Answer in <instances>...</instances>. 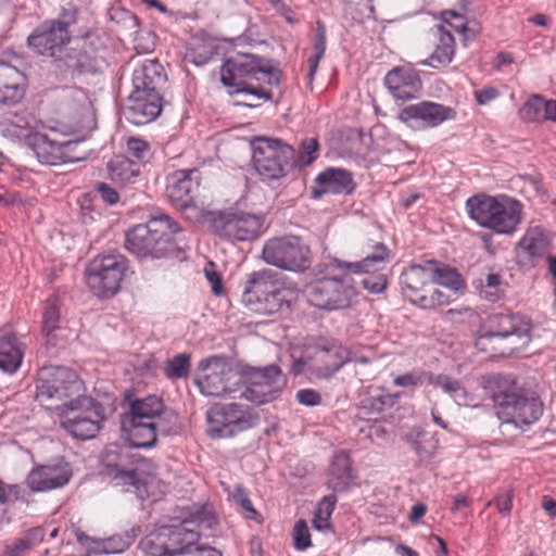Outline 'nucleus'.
<instances>
[{
  "mask_svg": "<svg viewBox=\"0 0 556 556\" xmlns=\"http://www.w3.org/2000/svg\"><path fill=\"white\" fill-rule=\"evenodd\" d=\"M281 75V71L273 66L270 60L251 53H237L226 59L220 66V81L225 87L232 88L230 94L244 93L263 100L273 98L271 90L263 85L255 86L248 79L278 86Z\"/></svg>",
  "mask_w": 556,
  "mask_h": 556,
  "instance_id": "f03ea898",
  "label": "nucleus"
},
{
  "mask_svg": "<svg viewBox=\"0 0 556 556\" xmlns=\"http://www.w3.org/2000/svg\"><path fill=\"white\" fill-rule=\"evenodd\" d=\"M122 437L136 448H150L157 442L153 421L121 429Z\"/></svg>",
  "mask_w": 556,
  "mask_h": 556,
  "instance_id": "ea45409f",
  "label": "nucleus"
},
{
  "mask_svg": "<svg viewBox=\"0 0 556 556\" xmlns=\"http://www.w3.org/2000/svg\"><path fill=\"white\" fill-rule=\"evenodd\" d=\"M140 547L149 556H168V546L159 528L140 541Z\"/></svg>",
  "mask_w": 556,
  "mask_h": 556,
  "instance_id": "3c124183",
  "label": "nucleus"
},
{
  "mask_svg": "<svg viewBox=\"0 0 556 556\" xmlns=\"http://www.w3.org/2000/svg\"><path fill=\"white\" fill-rule=\"evenodd\" d=\"M163 110L161 93L132 91L123 108L125 118L137 126L146 125L156 119Z\"/></svg>",
  "mask_w": 556,
  "mask_h": 556,
  "instance_id": "5701e85b",
  "label": "nucleus"
},
{
  "mask_svg": "<svg viewBox=\"0 0 556 556\" xmlns=\"http://www.w3.org/2000/svg\"><path fill=\"white\" fill-rule=\"evenodd\" d=\"M350 351L333 341L317 345L308 367L309 379H329L351 361Z\"/></svg>",
  "mask_w": 556,
  "mask_h": 556,
  "instance_id": "aec40b11",
  "label": "nucleus"
},
{
  "mask_svg": "<svg viewBox=\"0 0 556 556\" xmlns=\"http://www.w3.org/2000/svg\"><path fill=\"white\" fill-rule=\"evenodd\" d=\"M296 401L304 405L314 407L321 403V395L314 389H301L295 394Z\"/></svg>",
  "mask_w": 556,
  "mask_h": 556,
  "instance_id": "0e129e2a",
  "label": "nucleus"
},
{
  "mask_svg": "<svg viewBox=\"0 0 556 556\" xmlns=\"http://www.w3.org/2000/svg\"><path fill=\"white\" fill-rule=\"evenodd\" d=\"M164 402L156 395H148L143 399H136L128 405V409L135 410V416H143L146 419H154L155 415L162 412Z\"/></svg>",
  "mask_w": 556,
  "mask_h": 556,
  "instance_id": "a18cd8bd",
  "label": "nucleus"
},
{
  "mask_svg": "<svg viewBox=\"0 0 556 556\" xmlns=\"http://www.w3.org/2000/svg\"><path fill=\"white\" fill-rule=\"evenodd\" d=\"M73 476L65 462L40 465L30 470L26 482L33 492H48L66 485Z\"/></svg>",
  "mask_w": 556,
  "mask_h": 556,
  "instance_id": "b1692460",
  "label": "nucleus"
},
{
  "mask_svg": "<svg viewBox=\"0 0 556 556\" xmlns=\"http://www.w3.org/2000/svg\"><path fill=\"white\" fill-rule=\"evenodd\" d=\"M428 376H429L428 371L414 370V371L406 372L401 376H396L393 379V383L397 387H403V388L417 387V386L422 384L424 382H428Z\"/></svg>",
  "mask_w": 556,
  "mask_h": 556,
  "instance_id": "6e6d98bb",
  "label": "nucleus"
},
{
  "mask_svg": "<svg viewBox=\"0 0 556 556\" xmlns=\"http://www.w3.org/2000/svg\"><path fill=\"white\" fill-rule=\"evenodd\" d=\"M532 327L531 319L520 313H492L486 317L476 344L484 348L486 342L494 339L509 338L525 344L531 340Z\"/></svg>",
  "mask_w": 556,
  "mask_h": 556,
  "instance_id": "a211bd4d",
  "label": "nucleus"
},
{
  "mask_svg": "<svg viewBox=\"0 0 556 556\" xmlns=\"http://www.w3.org/2000/svg\"><path fill=\"white\" fill-rule=\"evenodd\" d=\"M164 543L168 546V556L192 554L198 533L186 527V522L161 526L159 528Z\"/></svg>",
  "mask_w": 556,
  "mask_h": 556,
  "instance_id": "7c9ffc66",
  "label": "nucleus"
},
{
  "mask_svg": "<svg viewBox=\"0 0 556 556\" xmlns=\"http://www.w3.org/2000/svg\"><path fill=\"white\" fill-rule=\"evenodd\" d=\"M428 383L435 388L442 389L445 393L450 394L455 400H464L466 397V391L460 381L447 375H433L432 372H429Z\"/></svg>",
  "mask_w": 556,
  "mask_h": 556,
  "instance_id": "09e8293b",
  "label": "nucleus"
},
{
  "mask_svg": "<svg viewBox=\"0 0 556 556\" xmlns=\"http://www.w3.org/2000/svg\"><path fill=\"white\" fill-rule=\"evenodd\" d=\"M127 152L137 160H143L149 152V144L142 139L129 138L127 141Z\"/></svg>",
  "mask_w": 556,
  "mask_h": 556,
  "instance_id": "e2e57ef3",
  "label": "nucleus"
},
{
  "mask_svg": "<svg viewBox=\"0 0 556 556\" xmlns=\"http://www.w3.org/2000/svg\"><path fill=\"white\" fill-rule=\"evenodd\" d=\"M404 442L415 452L421 465H428L439 448V439L419 426L410 428L402 437Z\"/></svg>",
  "mask_w": 556,
  "mask_h": 556,
  "instance_id": "473e14b6",
  "label": "nucleus"
},
{
  "mask_svg": "<svg viewBox=\"0 0 556 556\" xmlns=\"http://www.w3.org/2000/svg\"><path fill=\"white\" fill-rule=\"evenodd\" d=\"M78 143L73 140L58 141L42 132H36L29 138V144L39 162L49 165L79 160L72 155Z\"/></svg>",
  "mask_w": 556,
  "mask_h": 556,
  "instance_id": "4be33fe9",
  "label": "nucleus"
},
{
  "mask_svg": "<svg viewBox=\"0 0 556 556\" xmlns=\"http://www.w3.org/2000/svg\"><path fill=\"white\" fill-rule=\"evenodd\" d=\"M60 308L54 301L46 303L42 316V332L49 346H62L63 343L58 337L60 330Z\"/></svg>",
  "mask_w": 556,
  "mask_h": 556,
  "instance_id": "a19ab883",
  "label": "nucleus"
},
{
  "mask_svg": "<svg viewBox=\"0 0 556 556\" xmlns=\"http://www.w3.org/2000/svg\"><path fill=\"white\" fill-rule=\"evenodd\" d=\"M455 116L456 112L453 108L431 101L409 104L399 113L401 122L415 129L434 128Z\"/></svg>",
  "mask_w": 556,
  "mask_h": 556,
  "instance_id": "6ab92c4d",
  "label": "nucleus"
},
{
  "mask_svg": "<svg viewBox=\"0 0 556 556\" xmlns=\"http://www.w3.org/2000/svg\"><path fill=\"white\" fill-rule=\"evenodd\" d=\"M126 458H128V455L122 453L118 448L106 450L103 462L110 476L113 477L117 484L134 488L137 495L143 498L147 493L146 479L137 469L126 466Z\"/></svg>",
  "mask_w": 556,
  "mask_h": 556,
  "instance_id": "bb28decb",
  "label": "nucleus"
},
{
  "mask_svg": "<svg viewBox=\"0 0 556 556\" xmlns=\"http://www.w3.org/2000/svg\"><path fill=\"white\" fill-rule=\"evenodd\" d=\"M80 543L91 542L89 551L96 555L100 554H119L125 552L134 542V536L128 533L115 534L108 539H93L81 533L78 535Z\"/></svg>",
  "mask_w": 556,
  "mask_h": 556,
  "instance_id": "4c0bfd02",
  "label": "nucleus"
},
{
  "mask_svg": "<svg viewBox=\"0 0 556 556\" xmlns=\"http://www.w3.org/2000/svg\"><path fill=\"white\" fill-rule=\"evenodd\" d=\"M153 424L156 437L175 435L178 434L182 429L178 414L174 409L167 407L165 404L162 408V412L155 415Z\"/></svg>",
  "mask_w": 556,
  "mask_h": 556,
  "instance_id": "c03bdc74",
  "label": "nucleus"
},
{
  "mask_svg": "<svg viewBox=\"0 0 556 556\" xmlns=\"http://www.w3.org/2000/svg\"><path fill=\"white\" fill-rule=\"evenodd\" d=\"M551 241L542 227L529 228L517 243V257L521 266L534 267L549 252Z\"/></svg>",
  "mask_w": 556,
  "mask_h": 556,
  "instance_id": "cd10ccee",
  "label": "nucleus"
},
{
  "mask_svg": "<svg viewBox=\"0 0 556 556\" xmlns=\"http://www.w3.org/2000/svg\"><path fill=\"white\" fill-rule=\"evenodd\" d=\"M190 370V355L180 353L169 358L165 366V375L169 379L187 378Z\"/></svg>",
  "mask_w": 556,
  "mask_h": 556,
  "instance_id": "8fccbe9b",
  "label": "nucleus"
},
{
  "mask_svg": "<svg viewBox=\"0 0 556 556\" xmlns=\"http://www.w3.org/2000/svg\"><path fill=\"white\" fill-rule=\"evenodd\" d=\"M305 294L312 306L331 312L350 307L356 291L352 279L346 276L341 278L324 277L309 283L305 289Z\"/></svg>",
  "mask_w": 556,
  "mask_h": 556,
  "instance_id": "f3484780",
  "label": "nucleus"
},
{
  "mask_svg": "<svg viewBox=\"0 0 556 556\" xmlns=\"http://www.w3.org/2000/svg\"><path fill=\"white\" fill-rule=\"evenodd\" d=\"M244 390L240 397L263 405L277 400L287 386V377L278 365L247 367L243 371Z\"/></svg>",
  "mask_w": 556,
  "mask_h": 556,
  "instance_id": "2eb2a0df",
  "label": "nucleus"
},
{
  "mask_svg": "<svg viewBox=\"0 0 556 556\" xmlns=\"http://www.w3.org/2000/svg\"><path fill=\"white\" fill-rule=\"evenodd\" d=\"M413 299V304L418 305L421 308H434L450 302V296L439 289H434L430 295L424 294L422 296Z\"/></svg>",
  "mask_w": 556,
  "mask_h": 556,
  "instance_id": "864d4df0",
  "label": "nucleus"
},
{
  "mask_svg": "<svg viewBox=\"0 0 556 556\" xmlns=\"http://www.w3.org/2000/svg\"><path fill=\"white\" fill-rule=\"evenodd\" d=\"M262 258L274 267L302 273L311 266V249L299 236L274 237L265 241Z\"/></svg>",
  "mask_w": 556,
  "mask_h": 556,
  "instance_id": "4468645a",
  "label": "nucleus"
},
{
  "mask_svg": "<svg viewBox=\"0 0 556 556\" xmlns=\"http://www.w3.org/2000/svg\"><path fill=\"white\" fill-rule=\"evenodd\" d=\"M93 189L105 204L115 205L119 202V192L109 184L97 182L94 184Z\"/></svg>",
  "mask_w": 556,
  "mask_h": 556,
  "instance_id": "680f3d73",
  "label": "nucleus"
},
{
  "mask_svg": "<svg viewBox=\"0 0 556 556\" xmlns=\"http://www.w3.org/2000/svg\"><path fill=\"white\" fill-rule=\"evenodd\" d=\"M316 188H313V198L317 199L326 193L352 194L356 189L353 175L350 170L340 167H328L315 178Z\"/></svg>",
  "mask_w": 556,
  "mask_h": 556,
  "instance_id": "c85d7f7f",
  "label": "nucleus"
},
{
  "mask_svg": "<svg viewBox=\"0 0 556 556\" xmlns=\"http://www.w3.org/2000/svg\"><path fill=\"white\" fill-rule=\"evenodd\" d=\"M165 83L166 74L156 60L146 61L132 72V91L161 93Z\"/></svg>",
  "mask_w": 556,
  "mask_h": 556,
  "instance_id": "c756f323",
  "label": "nucleus"
},
{
  "mask_svg": "<svg viewBox=\"0 0 556 556\" xmlns=\"http://www.w3.org/2000/svg\"><path fill=\"white\" fill-rule=\"evenodd\" d=\"M442 18L445 23H448L457 33L466 35L469 30L467 27V16L458 9L445 10L442 12ZM466 39L468 38L465 36Z\"/></svg>",
  "mask_w": 556,
  "mask_h": 556,
  "instance_id": "5fc2aeb1",
  "label": "nucleus"
},
{
  "mask_svg": "<svg viewBox=\"0 0 556 556\" xmlns=\"http://www.w3.org/2000/svg\"><path fill=\"white\" fill-rule=\"evenodd\" d=\"M469 217L496 233H513L522 222V204L510 197L473 195L466 201Z\"/></svg>",
  "mask_w": 556,
  "mask_h": 556,
  "instance_id": "39448f33",
  "label": "nucleus"
},
{
  "mask_svg": "<svg viewBox=\"0 0 556 556\" xmlns=\"http://www.w3.org/2000/svg\"><path fill=\"white\" fill-rule=\"evenodd\" d=\"M368 276L364 277L361 280L362 286L364 289L368 290L370 293L377 294L387 289L388 286V279L386 274L378 271V273H369Z\"/></svg>",
  "mask_w": 556,
  "mask_h": 556,
  "instance_id": "4d7b16f0",
  "label": "nucleus"
},
{
  "mask_svg": "<svg viewBox=\"0 0 556 556\" xmlns=\"http://www.w3.org/2000/svg\"><path fill=\"white\" fill-rule=\"evenodd\" d=\"M431 268L429 261L422 264H415L405 269L401 277L400 283L402 290L408 300L413 303V298L422 296L424 289L431 283Z\"/></svg>",
  "mask_w": 556,
  "mask_h": 556,
  "instance_id": "72a5a7b5",
  "label": "nucleus"
},
{
  "mask_svg": "<svg viewBox=\"0 0 556 556\" xmlns=\"http://www.w3.org/2000/svg\"><path fill=\"white\" fill-rule=\"evenodd\" d=\"M352 460L344 451L336 453L328 469L327 485L334 492H343L354 481Z\"/></svg>",
  "mask_w": 556,
  "mask_h": 556,
  "instance_id": "f704fd0d",
  "label": "nucleus"
},
{
  "mask_svg": "<svg viewBox=\"0 0 556 556\" xmlns=\"http://www.w3.org/2000/svg\"><path fill=\"white\" fill-rule=\"evenodd\" d=\"M541 94L531 96L528 101L520 109V115L525 121L542 123L546 121V102Z\"/></svg>",
  "mask_w": 556,
  "mask_h": 556,
  "instance_id": "49530a36",
  "label": "nucleus"
},
{
  "mask_svg": "<svg viewBox=\"0 0 556 556\" xmlns=\"http://www.w3.org/2000/svg\"><path fill=\"white\" fill-rule=\"evenodd\" d=\"M232 498L237 505L241 507V509L247 514L245 517L249 519H256V516L258 515L257 511L254 509L252 502L249 497L248 491L242 488L241 485L237 486Z\"/></svg>",
  "mask_w": 556,
  "mask_h": 556,
  "instance_id": "bf43d9fd",
  "label": "nucleus"
},
{
  "mask_svg": "<svg viewBox=\"0 0 556 556\" xmlns=\"http://www.w3.org/2000/svg\"><path fill=\"white\" fill-rule=\"evenodd\" d=\"M62 413V427L80 440L94 438L105 420L103 405L86 395L64 402Z\"/></svg>",
  "mask_w": 556,
  "mask_h": 556,
  "instance_id": "1a4fd4ad",
  "label": "nucleus"
},
{
  "mask_svg": "<svg viewBox=\"0 0 556 556\" xmlns=\"http://www.w3.org/2000/svg\"><path fill=\"white\" fill-rule=\"evenodd\" d=\"M74 22L75 14L43 21L28 35L27 47L36 55L51 59L55 66L74 37L70 31Z\"/></svg>",
  "mask_w": 556,
  "mask_h": 556,
  "instance_id": "9b49d317",
  "label": "nucleus"
},
{
  "mask_svg": "<svg viewBox=\"0 0 556 556\" xmlns=\"http://www.w3.org/2000/svg\"><path fill=\"white\" fill-rule=\"evenodd\" d=\"M106 40L97 29L73 37L54 66L72 79H81L103 72L106 66Z\"/></svg>",
  "mask_w": 556,
  "mask_h": 556,
  "instance_id": "7ed1b4c3",
  "label": "nucleus"
},
{
  "mask_svg": "<svg viewBox=\"0 0 556 556\" xmlns=\"http://www.w3.org/2000/svg\"><path fill=\"white\" fill-rule=\"evenodd\" d=\"M204 219L214 235L227 241L255 240L265 223L262 215L231 210L207 212Z\"/></svg>",
  "mask_w": 556,
  "mask_h": 556,
  "instance_id": "6e6552de",
  "label": "nucleus"
},
{
  "mask_svg": "<svg viewBox=\"0 0 556 556\" xmlns=\"http://www.w3.org/2000/svg\"><path fill=\"white\" fill-rule=\"evenodd\" d=\"M45 538V529L42 527H35L29 529L23 538L20 540L28 547L33 549L35 546L40 544Z\"/></svg>",
  "mask_w": 556,
  "mask_h": 556,
  "instance_id": "69168bd1",
  "label": "nucleus"
},
{
  "mask_svg": "<svg viewBox=\"0 0 556 556\" xmlns=\"http://www.w3.org/2000/svg\"><path fill=\"white\" fill-rule=\"evenodd\" d=\"M252 164L262 180H279L293 169L295 150L280 139L257 137L252 141Z\"/></svg>",
  "mask_w": 556,
  "mask_h": 556,
  "instance_id": "0eeeda50",
  "label": "nucleus"
},
{
  "mask_svg": "<svg viewBox=\"0 0 556 556\" xmlns=\"http://www.w3.org/2000/svg\"><path fill=\"white\" fill-rule=\"evenodd\" d=\"M319 149L320 144L317 138L309 137L303 139L299 148L298 157L295 156V163L299 162L303 166L311 165L318 157Z\"/></svg>",
  "mask_w": 556,
  "mask_h": 556,
  "instance_id": "603ef678",
  "label": "nucleus"
},
{
  "mask_svg": "<svg viewBox=\"0 0 556 556\" xmlns=\"http://www.w3.org/2000/svg\"><path fill=\"white\" fill-rule=\"evenodd\" d=\"M113 182L124 187L134 184L140 174V164L124 155H116L106 165Z\"/></svg>",
  "mask_w": 556,
  "mask_h": 556,
  "instance_id": "e433bc0d",
  "label": "nucleus"
},
{
  "mask_svg": "<svg viewBox=\"0 0 556 556\" xmlns=\"http://www.w3.org/2000/svg\"><path fill=\"white\" fill-rule=\"evenodd\" d=\"M289 295L290 292L279 280V274L263 268L249 275L242 292V303L255 314L271 316L290 309Z\"/></svg>",
  "mask_w": 556,
  "mask_h": 556,
  "instance_id": "20e7f679",
  "label": "nucleus"
},
{
  "mask_svg": "<svg viewBox=\"0 0 556 556\" xmlns=\"http://www.w3.org/2000/svg\"><path fill=\"white\" fill-rule=\"evenodd\" d=\"M508 285L503 281L497 273H490L485 277V282L482 285L480 294L489 302H497L505 296Z\"/></svg>",
  "mask_w": 556,
  "mask_h": 556,
  "instance_id": "de8ad7c7",
  "label": "nucleus"
},
{
  "mask_svg": "<svg viewBox=\"0 0 556 556\" xmlns=\"http://www.w3.org/2000/svg\"><path fill=\"white\" fill-rule=\"evenodd\" d=\"M396 397L392 394H378L370 397V408L376 412H382L395 404Z\"/></svg>",
  "mask_w": 556,
  "mask_h": 556,
  "instance_id": "338daca9",
  "label": "nucleus"
},
{
  "mask_svg": "<svg viewBox=\"0 0 556 556\" xmlns=\"http://www.w3.org/2000/svg\"><path fill=\"white\" fill-rule=\"evenodd\" d=\"M212 438H232L252 429L260 421V414L253 407L231 402L214 403L206 413Z\"/></svg>",
  "mask_w": 556,
  "mask_h": 556,
  "instance_id": "f8f14e48",
  "label": "nucleus"
},
{
  "mask_svg": "<svg viewBox=\"0 0 556 556\" xmlns=\"http://www.w3.org/2000/svg\"><path fill=\"white\" fill-rule=\"evenodd\" d=\"M492 400L498 408V417L504 422L514 424L519 428L536 422L544 409L543 402L535 391L515 384L507 389L498 387L493 392Z\"/></svg>",
  "mask_w": 556,
  "mask_h": 556,
  "instance_id": "423d86ee",
  "label": "nucleus"
},
{
  "mask_svg": "<svg viewBox=\"0 0 556 556\" xmlns=\"http://www.w3.org/2000/svg\"><path fill=\"white\" fill-rule=\"evenodd\" d=\"M217 49L218 47L211 39L193 38L187 49L186 58L198 66L205 65L217 53Z\"/></svg>",
  "mask_w": 556,
  "mask_h": 556,
  "instance_id": "37998d69",
  "label": "nucleus"
},
{
  "mask_svg": "<svg viewBox=\"0 0 556 556\" xmlns=\"http://www.w3.org/2000/svg\"><path fill=\"white\" fill-rule=\"evenodd\" d=\"M326 43H327V29L323 22L318 21L316 23V36L313 42L314 54L312 56L316 59H321L326 52Z\"/></svg>",
  "mask_w": 556,
  "mask_h": 556,
  "instance_id": "052dcab7",
  "label": "nucleus"
},
{
  "mask_svg": "<svg viewBox=\"0 0 556 556\" xmlns=\"http://www.w3.org/2000/svg\"><path fill=\"white\" fill-rule=\"evenodd\" d=\"M364 257L357 262L334 260L339 269H348L353 274L378 273L386 268L390 261V250L383 242L368 240L362 244Z\"/></svg>",
  "mask_w": 556,
  "mask_h": 556,
  "instance_id": "393cba45",
  "label": "nucleus"
},
{
  "mask_svg": "<svg viewBox=\"0 0 556 556\" xmlns=\"http://www.w3.org/2000/svg\"><path fill=\"white\" fill-rule=\"evenodd\" d=\"M25 75L17 67L0 60V103L13 105L24 97Z\"/></svg>",
  "mask_w": 556,
  "mask_h": 556,
  "instance_id": "2f4dec72",
  "label": "nucleus"
},
{
  "mask_svg": "<svg viewBox=\"0 0 556 556\" xmlns=\"http://www.w3.org/2000/svg\"><path fill=\"white\" fill-rule=\"evenodd\" d=\"M113 20H117V22H124L125 27L131 30L132 33L137 31L138 28V18L128 10H116L112 15Z\"/></svg>",
  "mask_w": 556,
  "mask_h": 556,
  "instance_id": "774afa93",
  "label": "nucleus"
},
{
  "mask_svg": "<svg viewBox=\"0 0 556 556\" xmlns=\"http://www.w3.org/2000/svg\"><path fill=\"white\" fill-rule=\"evenodd\" d=\"M201 173L198 168L179 169L167 177L166 194L173 205L187 210L195 205Z\"/></svg>",
  "mask_w": 556,
  "mask_h": 556,
  "instance_id": "412c9836",
  "label": "nucleus"
},
{
  "mask_svg": "<svg viewBox=\"0 0 556 556\" xmlns=\"http://www.w3.org/2000/svg\"><path fill=\"white\" fill-rule=\"evenodd\" d=\"M384 86L395 100L408 101L419 96L422 81L412 66H396L383 79Z\"/></svg>",
  "mask_w": 556,
  "mask_h": 556,
  "instance_id": "a878e982",
  "label": "nucleus"
},
{
  "mask_svg": "<svg viewBox=\"0 0 556 556\" xmlns=\"http://www.w3.org/2000/svg\"><path fill=\"white\" fill-rule=\"evenodd\" d=\"M435 36L439 42L428 60L419 62L422 65H429L434 68L448 65L455 54V40L451 31L445 26H438Z\"/></svg>",
  "mask_w": 556,
  "mask_h": 556,
  "instance_id": "c9c22d12",
  "label": "nucleus"
},
{
  "mask_svg": "<svg viewBox=\"0 0 556 556\" xmlns=\"http://www.w3.org/2000/svg\"><path fill=\"white\" fill-rule=\"evenodd\" d=\"M24 352L14 334L0 337V369L14 374L21 366Z\"/></svg>",
  "mask_w": 556,
  "mask_h": 556,
  "instance_id": "58836bf2",
  "label": "nucleus"
},
{
  "mask_svg": "<svg viewBox=\"0 0 556 556\" xmlns=\"http://www.w3.org/2000/svg\"><path fill=\"white\" fill-rule=\"evenodd\" d=\"M198 370L202 372L195 383L206 396H225L243 387V374L225 357L211 356L201 359Z\"/></svg>",
  "mask_w": 556,
  "mask_h": 556,
  "instance_id": "9d476101",
  "label": "nucleus"
},
{
  "mask_svg": "<svg viewBox=\"0 0 556 556\" xmlns=\"http://www.w3.org/2000/svg\"><path fill=\"white\" fill-rule=\"evenodd\" d=\"M182 229L168 215L150 218L125 232V249L138 258H186L185 241L179 237Z\"/></svg>",
  "mask_w": 556,
  "mask_h": 556,
  "instance_id": "f257e3e1",
  "label": "nucleus"
},
{
  "mask_svg": "<svg viewBox=\"0 0 556 556\" xmlns=\"http://www.w3.org/2000/svg\"><path fill=\"white\" fill-rule=\"evenodd\" d=\"M429 267L432 274L431 283L447 287L453 291H458L463 287L464 282L456 269L435 260L429 261Z\"/></svg>",
  "mask_w": 556,
  "mask_h": 556,
  "instance_id": "79ce46f5",
  "label": "nucleus"
},
{
  "mask_svg": "<svg viewBox=\"0 0 556 556\" xmlns=\"http://www.w3.org/2000/svg\"><path fill=\"white\" fill-rule=\"evenodd\" d=\"M294 547L299 551H304L311 546V534L306 522L300 519L295 522L293 528Z\"/></svg>",
  "mask_w": 556,
  "mask_h": 556,
  "instance_id": "13d9d810",
  "label": "nucleus"
},
{
  "mask_svg": "<svg viewBox=\"0 0 556 556\" xmlns=\"http://www.w3.org/2000/svg\"><path fill=\"white\" fill-rule=\"evenodd\" d=\"M84 382L78 375L66 366H43L38 371L36 400L43 403L49 400L63 401L83 396Z\"/></svg>",
  "mask_w": 556,
  "mask_h": 556,
  "instance_id": "dca6fc26",
  "label": "nucleus"
},
{
  "mask_svg": "<svg viewBox=\"0 0 556 556\" xmlns=\"http://www.w3.org/2000/svg\"><path fill=\"white\" fill-rule=\"evenodd\" d=\"M128 260L121 253L94 257L86 267V282L99 299H110L121 289Z\"/></svg>",
  "mask_w": 556,
  "mask_h": 556,
  "instance_id": "ddd939ff",
  "label": "nucleus"
}]
</instances>
